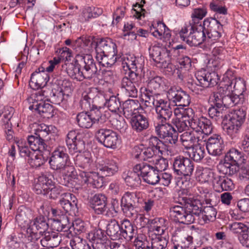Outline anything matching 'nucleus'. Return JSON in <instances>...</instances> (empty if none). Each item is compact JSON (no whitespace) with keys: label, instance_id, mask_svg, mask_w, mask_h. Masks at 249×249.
I'll use <instances>...</instances> for the list:
<instances>
[{"label":"nucleus","instance_id":"obj_1","mask_svg":"<svg viewBox=\"0 0 249 249\" xmlns=\"http://www.w3.org/2000/svg\"><path fill=\"white\" fill-rule=\"evenodd\" d=\"M76 64L65 63L62 64V70L73 79L82 81L90 79L97 73V68L91 55L83 54L76 57Z\"/></svg>","mask_w":249,"mask_h":249},{"label":"nucleus","instance_id":"obj_2","mask_svg":"<svg viewBox=\"0 0 249 249\" xmlns=\"http://www.w3.org/2000/svg\"><path fill=\"white\" fill-rule=\"evenodd\" d=\"M142 89L145 105L148 107H153L157 114V118L161 119V122L168 121L172 117L173 112L168 102L158 98V96L155 97L154 94L149 90L145 89Z\"/></svg>","mask_w":249,"mask_h":249},{"label":"nucleus","instance_id":"obj_3","mask_svg":"<svg viewBox=\"0 0 249 249\" xmlns=\"http://www.w3.org/2000/svg\"><path fill=\"white\" fill-rule=\"evenodd\" d=\"M164 142L160 140L158 137L151 136L149 139V146L146 148H141L139 146H135L134 149L135 159L141 160L148 161L149 162H155V159L158 158L157 153L161 155L164 152Z\"/></svg>","mask_w":249,"mask_h":249},{"label":"nucleus","instance_id":"obj_4","mask_svg":"<svg viewBox=\"0 0 249 249\" xmlns=\"http://www.w3.org/2000/svg\"><path fill=\"white\" fill-rule=\"evenodd\" d=\"M243 155L235 148L230 149L220 162L222 171L225 175L232 176L239 170V165L243 162Z\"/></svg>","mask_w":249,"mask_h":249},{"label":"nucleus","instance_id":"obj_5","mask_svg":"<svg viewBox=\"0 0 249 249\" xmlns=\"http://www.w3.org/2000/svg\"><path fill=\"white\" fill-rule=\"evenodd\" d=\"M246 114V110L243 108L235 110L231 113L228 122L223 124V129L232 139L236 137L239 133Z\"/></svg>","mask_w":249,"mask_h":249},{"label":"nucleus","instance_id":"obj_6","mask_svg":"<svg viewBox=\"0 0 249 249\" xmlns=\"http://www.w3.org/2000/svg\"><path fill=\"white\" fill-rule=\"evenodd\" d=\"M197 82H188L187 87L195 93H199L202 89L200 87L208 88L216 85L219 80V76L214 71L207 72L203 75L198 74L196 76Z\"/></svg>","mask_w":249,"mask_h":249},{"label":"nucleus","instance_id":"obj_7","mask_svg":"<svg viewBox=\"0 0 249 249\" xmlns=\"http://www.w3.org/2000/svg\"><path fill=\"white\" fill-rule=\"evenodd\" d=\"M194 168V163L189 158L178 155L174 159L173 171L175 174L179 176H184L186 179L190 178L193 174Z\"/></svg>","mask_w":249,"mask_h":249},{"label":"nucleus","instance_id":"obj_8","mask_svg":"<svg viewBox=\"0 0 249 249\" xmlns=\"http://www.w3.org/2000/svg\"><path fill=\"white\" fill-rule=\"evenodd\" d=\"M155 131L160 140L171 144H176L178 141V133L171 124L161 122L155 126Z\"/></svg>","mask_w":249,"mask_h":249},{"label":"nucleus","instance_id":"obj_9","mask_svg":"<svg viewBox=\"0 0 249 249\" xmlns=\"http://www.w3.org/2000/svg\"><path fill=\"white\" fill-rule=\"evenodd\" d=\"M133 170L140 171V175L144 182L151 185H156L159 183V173L151 165L146 162L137 164Z\"/></svg>","mask_w":249,"mask_h":249},{"label":"nucleus","instance_id":"obj_10","mask_svg":"<svg viewBox=\"0 0 249 249\" xmlns=\"http://www.w3.org/2000/svg\"><path fill=\"white\" fill-rule=\"evenodd\" d=\"M95 137L97 141L105 147L115 149L119 142L118 133L110 129L102 128L96 132Z\"/></svg>","mask_w":249,"mask_h":249},{"label":"nucleus","instance_id":"obj_11","mask_svg":"<svg viewBox=\"0 0 249 249\" xmlns=\"http://www.w3.org/2000/svg\"><path fill=\"white\" fill-rule=\"evenodd\" d=\"M70 160L67 149L64 146H59L53 151L49 158V163L51 168L53 170H59Z\"/></svg>","mask_w":249,"mask_h":249},{"label":"nucleus","instance_id":"obj_12","mask_svg":"<svg viewBox=\"0 0 249 249\" xmlns=\"http://www.w3.org/2000/svg\"><path fill=\"white\" fill-rule=\"evenodd\" d=\"M138 198L134 193L126 192L123 196L121 206L122 210L126 216L128 217H133L137 214V204Z\"/></svg>","mask_w":249,"mask_h":249},{"label":"nucleus","instance_id":"obj_13","mask_svg":"<svg viewBox=\"0 0 249 249\" xmlns=\"http://www.w3.org/2000/svg\"><path fill=\"white\" fill-rule=\"evenodd\" d=\"M167 97L169 100L175 103L177 106L187 107L191 103L189 94L181 89L171 88L167 92Z\"/></svg>","mask_w":249,"mask_h":249},{"label":"nucleus","instance_id":"obj_14","mask_svg":"<svg viewBox=\"0 0 249 249\" xmlns=\"http://www.w3.org/2000/svg\"><path fill=\"white\" fill-rule=\"evenodd\" d=\"M89 206L97 214L109 215L107 206V197L105 195L98 194L89 199Z\"/></svg>","mask_w":249,"mask_h":249},{"label":"nucleus","instance_id":"obj_15","mask_svg":"<svg viewBox=\"0 0 249 249\" xmlns=\"http://www.w3.org/2000/svg\"><path fill=\"white\" fill-rule=\"evenodd\" d=\"M232 233L237 234L240 243L246 247H249V226L243 223L235 222L230 225Z\"/></svg>","mask_w":249,"mask_h":249},{"label":"nucleus","instance_id":"obj_16","mask_svg":"<svg viewBox=\"0 0 249 249\" xmlns=\"http://www.w3.org/2000/svg\"><path fill=\"white\" fill-rule=\"evenodd\" d=\"M49 80V76L45 68L40 66L31 74L29 85L33 89H38L45 86Z\"/></svg>","mask_w":249,"mask_h":249},{"label":"nucleus","instance_id":"obj_17","mask_svg":"<svg viewBox=\"0 0 249 249\" xmlns=\"http://www.w3.org/2000/svg\"><path fill=\"white\" fill-rule=\"evenodd\" d=\"M225 144L220 135L214 134L210 137L206 142V148L209 154L220 156L224 150Z\"/></svg>","mask_w":249,"mask_h":249},{"label":"nucleus","instance_id":"obj_18","mask_svg":"<svg viewBox=\"0 0 249 249\" xmlns=\"http://www.w3.org/2000/svg\"><path fill=\"white\" fill-rule=\"evenodd\" d=\"M186 42L190 46H197L207 41L205 34L201 31V24L192 25Z\"/></svg>","mask_w":249,"mask_h":249},{"label":"nucleus","instance_id":"obj_19","mask_svg":"<svg viewBox=\"0 0 249 249\" xmlns=\"http://www.w3.org/2000/svg\"><path fill=\"white\" fill-rule=\"evenodd\" d=\"M61 196L63 197L59 201L60 206L70 215L75 214L78 212V200L75 196L67 193L62 194Z\"/></svg>","mask_w":249,"mask_h":249},{"label":"nucleus","instance_id":"obj_20","mask_svg":"<svg viewBox=\"0 0 249 249\" xmlns=\"http://www.w3.org/2000/svg\"><path fill=\"white\" fill-rule=\"evenodd\" d=\"M189 126L196 132H201L206 135L210 134L213 130V126L210 120L201 117H196L188 122Z\"/></svg>","mask_w":249,"mask_h":249},{"label":"nucleus","instance_id":"obj_21","mask_svg":"<svg viewBox=\"0 0 249 249\" xmlns=\"http://www.w3.org/2000/svg\"><path fill=\"white\" fill-rule=\"evenodd\" d=\"M231 82L226 81V87H225L223 107L230 108L235 106L240 102H242L244 100L242 97L238 95L236 93L233 92L232 87H231L230 84Z\"/></svg>","mask_w":249,"mask_h":249},{"label":"nucleus","instance_id":"obj_22","mask_svg":"<svg viewBox=\"0 0 249 249\" xmlns=\"http://www.w3.org/2000/svg\"><path fill=\"white\" fill-rule=\"evenodd\" d=\"M66 144L69 150L73 152H81L85 148L84 142L81 140L80 135L76 131H70L67 135Z\"/></svg>","mask_w":249,"mask_h":249},{"label":"nucleus","instance_id":"obj_23","mask_svg":"<svg viewBox=\"0 0 249 249\" xmlns=\"http://www.w3.org/2000/svg\"><path fill=\"white\" fill-rule=\"evenodd\" d=\"M59 171L62 172L63 177V180H61V183L68 187L72 188L74 186V179L77 176V173L74 167L70 164V160Z\"/></svg>","mask_w":249,"mask_h":249},{"label":"nucleus","instance_id":"obj_24","mask_svg":"<svg viewBox=\"0 0 249 249\" xmlns=\"http://www.w3.org/2000/svg\"><path fill=\"white\" fill-rule=\"evenodd\" d=\"M143 111H139L138 114L132 117L130 120L132 129L137 133L141 132L149 127L148 119L143 114Z\"/></svg>","mask_w":249,"mask_h":249},{"label":"nucleus","instance_id":"obj_25","mask_svg":"<svg viewBox=\"0 0 249 249\" xmlns=\"http://www.w3.org/2000/svg\"><path fill=\"white\" fill-rule=\"evenodd\" d=\"M54 182L50 176L42 175L37 178L34 185V190L37 194L47 195Z\"/></svg>","mask_w":249,"mask_h":249},{"label":"nucleus","instance_id":"obj_26","mask_svg":"<svg viewBox=\"0 0 249 249\" xmlns=\"http://www.w3.org/2000/svg\"><path fill=\"white\" fill-rule=\"evenodd\" d=\"M181 200L183 201L182 203L187 209V212L192 215L195 219L196 216H199L201 213L202 204L199 200L187 197H182Z\"/></svg>","mask_w":249,"mask_h":249},{"label":"nucleus","instance_id":"obj_27","mask_svg":"<svg viewBox=\"0 0 249 249\" xmlns=\"http://www.w3.org/2000/svg\"><path fill=\"white\" fill-rule=\"evenodd\" d=\"M124 116L129 118L138 113L139 111H144L143 108L137 100L129 99L123 104Z\"/></svg>","mask_w":249,"mask_h":249},{"label":"nucleus","instance_id":"obj_28","mask_svg":"<svg viewBox=\"0 0 249 249\" xmlns=\"http://www.w3.org/2000/svg\"><path fill=\"white\" fill-rule=\"evenodd\" d=\"M97 54L115 53L116 45L110 38H102L93 43Z\"/></svg>","mask_w":249,"mask_h":249},{"label":"nucleus","instance_id":"obj_29","mask_svg":"<svg viewBox=\"0 0 249 249\" xmlns=\"http://www.w3.org/2000/svg\"><path fill=\"white\" fill-rule=\"evenodd\" d=\"M136 227L128 219L121 221V239L131 241L136 234Z\"/></svg>","mask_w":249,"mask_h":249},{"label":"nucleus","instance_id":"obj_30","mask_svg":"<svg viewBox=\"0 0 249 249\" xmlns=\"http://www.w3.org/2000/svg\"><path fill=\"white\" fill-rule=\"evenodd\" d=\"M40 242L43 247L48 248H54L60 244L61 241V235L54 232H45Z\"/></svg>","mask_w":249,"mask_h":249},{"label":"nucleus","instance_id":"obj_31","mask_svg":"<svg viewBox=\"0 0 249 249\" xmlns=\"http://www.w3.org/2000/svg\"><path fill=\"white\" fill-rule=\"evenodd\" d=\"M52 226L53 230L57 231L66 232L68 231H71V223L69 222L68 217L65 215H61L58 217H54L52 219Z\"/></svg>","mask_w":249,"mask_h":249},{"label":"nucleus","instance_id":"obj_32","mask_svg":"<svg viewBox=\"0 0 249 249\" xmlns=\"http://www.w3.org/2000/svg\"><path fill=\"white\" fill-rule=\"evenodd\" d=\"M93 107H103L106 106L107 98L104 91L100 90L97 88H89Z\"/></svg>","mask_w":249,"mask_h":249},{"label":"nucleus","instance_id":"obj_33","mask_svg":"<svg viewBox=\"0 0 249 249\" xmlns=\"http://www.w3.org/2000/svg\"><path fill=\"white\" fill-rule=\"evenodd\" d=\"M229 81L231 82L230 85L232 87V91L234 93H236L238 95L242 97V99L244 100V95L243 93L246 90V84L245 81L241 78H229L228 76H224L222 81Z\"/></svg>","mask_w":249,"mask_h":249},{"label":"nucleus","instance_id":"obj_34","mask_svg":"<svg viewBox=\"0 0 249 249\" xmlns=\"http://www.w3.org/2000/svg\"><path fill=\"white\" fill-rule=\"evenodd\" d=\"M107 234L112 240L121 239V224L115 219H111L107 226Z\"/></svg>","mask_w":249,"mask_h":249},{"label":"nucleus","instance_id":"obj_35","mask_svg":"<svg viewBox=\"0 0 249 249\" xmlns=\"http://www.w3.org/2000/svg\"><path fill=\"white\" fill-rule=\"evenodd\" d=\"M120 88L122 91L127 96L135 98L138 96V89L135 84L128 78L123 77L121 80Z\"/></svg>","mask_w":249,"mask_h":249},{"label":"nucleus","instance_id":"obj_36","mask_svg":"<svg viewBox=\"0 0 249 249\" xmlns=\"http://www.w3.org/2000/svg\"><path fill=\"white\" fill-rule=\"evenodd\" d=\"M27 140L31 149L33 151H44L46 154L50 153L49 151L47 149V145L45 143V141L41 140L35 134L28 136Z\"/></svg>","mask_w":249,"mask_h":249},{"label":"nucleus","instance_id":"obj_37","mask_svg":"<svg viewBox=\"0 0 249 249\" xmlns=\"http://www.w3.org/2000/svg\"><path fill=\"white\" fill-rule=\"evenodd\" d=\"M99 170L106 176H111L118 171L119 167L117 162L113 159L106 160L104 165H100Z\"/></svg>","mask_w":249,"mask_h":249},{"label":"nucleus","instance_id":"obj_38","mask_svg":"<svg viewBox=\"0 0 249 249\" xmlns=\"http://www.w3.org/2000/svg\"><path fill=\"white\" fill-rule=\"evenodd\" d=\"M141 243L144 245L145 249H165L168 241L166 238L161 236H157L155 238H152L151 243H149L146 240H141Z\"/></svg>","mask_w":249,"mask_h":249},{"label":"nucleus","instance_id":"obj_39","mask_svg":"<svg viewBox=\"0 0 249 249\" xmlns=\"http://www.w3.org/2000/svg\"><path fill=\"white\" fill-rule=\"evenodd\" d=\"M102 107H93L88 112L95 124L102 125L107 122V118L105 114L101 111Z\"/></svg>","mask_w":249,"mask_h":249},{"label":"nucleus","instance_id":"obj_40","mask_svg":"<svg viewBox=\"0 0 249 249\" xmlns=\"http://www.w3.org/2000/svg\"><path fill=\"white\" fill-rule=\"evenodd\" d=\"M29 227H32L39 231V234L43 236L49 228V225L47 222V218L44 216L40 215L35 218Z\"/></svg>","mask_w":249,"mask_h":249},{"label":"nucleus","instance_id":"obj_41","mask_svg":"<svg viewBox=\"0 0 249 249\" xmlns=\"http://www.w3.org/2000/svg\"><path fill=\"white\" fill-rule=\"evenodd\" d=\"M36 111L44 118L49 119L54 116V109L53 107L49 103L40 101L36 108Z\"/></svg>","mask_w":249,"mask_h":249},{"label":"nucleus","instance_id":"obj_42","mask_svg":"<svg viewBox=\"0 0 249 249\" xmlns=\"http://www.w3.org/2000/svg\"><path fill=\"white\" fill-rule=\"evenodd\" d=\"M198 140V137L195 136L194 132L186 131L180 136L181 143L186 149H189L195 146V143Z\"/></svg>","mask_w":249,"mask_h":249},{"label":"nucleus","instance_id":"obj_43","mask_svg":"<svg viewBox=\"0 0 249 249\" xmlns=\"http://www.w3.org/2000/svg\"><path fill=\"white\" fill-rule=\"evenodd\" d=\"M226 81H221L217 91L213 92L212 94L213 105L218 107H222Z\"/></svg>","mask_w":249,"mask_h":249},{"label":"nucleus","instance_id":"obj_44","mask_svg":"<svg viewBox=\"0 0 249 249\" xmlns=\"http://www.w3.org/2000/svg\"><path fill=\"white\" fill-rule=\"evenodd\" d=\"M76 122L78 125L83 128H89L95 124L88 112H81L77 114Z\"/></svg>","mask_w":249,"mask_h":249},{"label":"nucleus","instance_id":"obj_45","mask_svg":"<svg viewBox=\"0 0 249 249\" xmlns=\"http://www.w3.org/2000/svg\"><path fill=\"white\" fill-rule=\"evenodd\" d=\"M97 58H100L99 63L105 67H111L117 61L116 53L97 54Z\"/></svg>","mask_w":249,"mask_h":249},{"label":"nucleus","instance_id":"obj_46","mask_svg":"<svg viewBox=\"0 0 249 249\" xmlns=\"http://www.w3.org/2000/svg\"><path fill=\"white\" fill-rule=\"evenodd\" d=\"M147 81V88L142 87L141 88L140 91L142 93V96L143 97V100L144 99L143 96V89H145L147 90H149L151 91L153 94L154 96H155V93L154 92V90L156 91L159 89L162 83V79L160 76H155L151 79L148 78Z\"/></svg>","mask_w":249,"mask_h":249},{"label":"nucleus","instance_id":"obj_47","mask_svg":"<svg viewBox=\"0 0 249 249\" xmlns=\"http://www.w3.org/2000/svg\"><path fill=\"white\" fill-rule=\"evenodd\" d=\"M140 171L133 170V172H130L124 178V180L127 185L136 188L139 187L141 184V178L140 177Z\"/></svg>","mask_w":249,"mask_h":249},{"label":"nucleus","instance_id":"obj_48","mask_svg":"<svg viewBox=\"0 0 249 249\" xmlns=\"http://www.w3.org/2000/svg\"><path fill=\"white\" fill-rule=\"evenodd\" d=\"M48 154L43 152L42 154L35 155L34 154L30 159H28V162L33 167L37 168L44 164L48 160Z\"/></svg>","mask_w":249,"mask_h":249},{"label":"nucleus","instance_id":"obj_49","mask_svg":"<svg viewBox=\"0 0 249 249\" xmlns=\"http://www.w3.org/2000/svg\"><path fill=\"white\" fill-rule=\"evenodd\" d=\"M191 152H189V158L196 162L200 161L204 157L205 149L204 147L200 145H195L189 149Z\"/></svg>","mask_w":249,"mask_h":249},{"label":"nucleus","instance_id":"obj_50","mask_svg":"<svg viewBox=\"0 0 249 249\" xmlns=\"http://www.w3.org/2000/svg\"><path fill=\"white\" fill-rule=\"evenodd\" d=\"M193 238L192 236L186 235L181 233L175 236V241L177 243L178 246L181 249L188 248L193 243Z\"/></svg>","mask_w":249,"mask_h":249},{"label":"nucleus","instance_id":"obj_51","mask_svg":"<svg viewBox=\"0 0 249 249\" xmlns=\"http://www.w3.org/2000/svg\"><path fill=\"white\" fill-rule=\"evenodd\" d=\"M92 160L89 154L86 156V155H80L76 157L75 164L77 167L81 169L89 170L92 163Z\"/></svg>","mask_w":249,"mask_h":249},{"label":"nucleus","instance_id":"obj_52","mask_svg":"<svg viewBox=\"0 0 249 249\" xmlns=\"http://www.w3.org/2000/svg\"><path fill=\"white\" fill-rule=\"evenodd\" d=\"M87 238L91 242L104 241L107 239L104 231L100 229H94L90 231L87 235Z\"/></svg>","mask_w":249,"mask_h":249},{"label":"nucleus","instance_id":"obj_53","mask_svg":"<svg viewBox=\"0 0 249 249\" xmlns=\"http://www.w3.org/2000/svg\"><path fill=\"white\" fill-rule=\"evenodd\" d=\"M124 65L123 67L124 68L125 67L129 70H134L136 68H142V65L139 62L138 58H137L133 55H127L124 58L123 62Z\"/></svg>","mask_w":249,"mask_h":249},{"label":"nucleus","instance_id":"obj_54","mask_svg":"<svg viewBox=\"0 0 249 249\" xmlns=\"http://www.w3.org/2000/svg\"><path fill=\"white\" fill-rule=\"evenodd\" d=\"M51 126H48L44 124H40L35 130L34 134L36 135L42 140L45 142L50 139V135L51 134Z\"/></svg>","mask_w":249,"mask_h":249},{"label":"nucleus","instance_id":"obj_55","mask_svg":"<svg viewBox=\"0 0 249 249\" xmlns=\"http://www.w3.org/2000/svg\"><path fill=\"white\" fill-rule=\"evenodd\" d=\"M180 212V213L175 218V220L184 224H190L194 222V217L187 212L185 206L183 207Z\"/></svg>","mask_w":249,"mask_h":249},{"label":"nucleus","instance_id":"obj_56","mask_svg":"<svg viewBox=\"0 0 249 249\" xmlns=\"http://www.w3.org/2000/svg\"><path fill=\"white\" fill-rule=\"evenodd\" d=\"M201 213L203 221L207 223L208 221H213L215 219L217 211L214 207L205 206Z\"/></svg>","mask_w":249,"mask_h":249},{"label":"nucleus","instance_id":"obj_57","mask_svg":"<svg viewBox=\"0 0 249 249\" xmlns=\"http://www.w3.org/2000/svg\"><path fill=\"white\" fill-rule=\"evenodd\" d=\"M17 144L19 151V154L21 157L30 159L35 154V151L32 149L31 150L28 146L26 145L25 142L19 141L17 142Z\"/></svg>","mask_w":249,"mask_h":249},{"label":"nucleus","instance_id":"obj_58","mask_svg":"<svg viewBox=\"0 0 249 249\" xmlns=\"http://www.w3.org/2000/svg\"><path fill=\"white\" fill-rule=\"evenodd\" d=\"M244 139L242 142L241 148L245 152H248L249 156V115L243 126Z\"/></svg>","mask_w":249,"mask_h":249},{"label":"nucleus","instance_id":"obj_59","mask_svg":"<svg viewBox=\"0 0 249 249\" xmlns=\"http://www.w3.org/2000/svg\"><path fill=\"white\" fill-rule=\"evenodd\" d=\"M89 89L84 91L80 101V105L82 109L89 110L92 107L93 103Z\"/></svg>","mask_w":249,"mask_h":249},{"label":"nucleus","instance_id":"obj_60","mask_svg":"<svg viewBox=\"0 0 249 249\" xmlns=\"http://www.w3.org/2000/svg\"><path fill=\"white\" fill-rule=\"evenodd\" d=\"M171 51L167 50L166 48H163L160 54L159 55V59H157L156 63L161 64L160 66L165 68L170 63L171 55L170 54Z\"/></svg>","mask_w":249,"mask_h":249},{"label":"nucleus","instance_id":"obj_61","mask_svg":"<svg viewBox=\"0 0 249 249\" xmlns=\"http://www.w3.org/2000/svg\"><path fill=\"white\" fill-rule=\"evenodd\" d=\"M223 191H231L234 188L233 180L226 176H219L217 181Z\"/></svg>","mask_w":249,"mask_h":249},{"label":"nucleus","instance_id":"obj_62","mask_svg":"<svg viewBox=\"0 0 249 249\" xmlns=\"http://www.w3.org/2000/svg\"><path fill=\"white\" fill-rule=\"evenodd\" d=\"M207 13L206 8H195L193 10L191 17L192 18V22L190 23V25H198L199 20L202 19L205 17Z\"/></svg>","mask_w":249,"mask_h":249},{"label":"nucleus","instance_id":"obj_63","mask_svg":"<svg viewBox=\"0 0 249 249\" xmlns=\"http://www.w3.org/2000/svg\"><path fill=\"white\" fill-rule=\"evenodd\" d=\"M219 22L218 20L212 18H205L203 22V25H201V31L206 36L207 34Z\"/></svg>","mask_w":249,"mask_h":249},{"label":"nucleus","instance_id":"obj_64","mask_svg":"<svg viewBox=\"0 0 249 249\" xmlns=\"http://www.w3.org/2000/svg\"><path fill=\"white\" fill-rule=\"evenodd\" d=\"M106 105L112 112H116L121 107L120 99L115 96H110L108 100L107 99Z\"/></svg>","mask_w":249,"mask_h":249}]
</instances>
